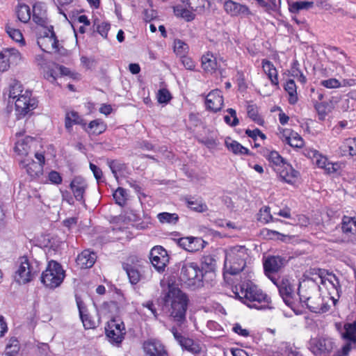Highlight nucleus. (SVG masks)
Here are the masks:
<instances>
[{"label":"nucleus","mask_w":356,"mask_h":356,"mask_svg":"<svg viewBox=\"0 0 356 356\" xmlns=\"http://www.w3.org/2000/svg\"><path fill=\"white\" fill-rule=\"evenodd\" d=\"M311 277H307L299 286V296L301 302H303L306 307L310 312H314L315 307L310 304V296L304 295L303 288L309 287L314 292L326 291L330 296H339L340 285L337 276L332 273L325 269H313Z\"/></svg>","instance_id":"obj_1"},{"label":"nucleus","mask_w":356,"mask_h":356,"mask_svg":"<svg viewBox=\"0 0 356 356\" xmlns=\"http://www.w3.org/2000/svg\"><path fill=\"white\" fill-rule=\"evenodd\" d=\"M232 294L229 296L238 299L250 309H275L270 298L252 281L243 282L239 286L229 289Z\"/></svg>","instance_id":"obj_2"},{"label":"nucleus","mask_w":356,"mask_h":356,"mask_svg":"<svg viewBox=\"0 0 356 356\" xmlns=\"http://www.w3.org/2000/svg\"><path fill=\"white\" fill-rule=\"evenodd\" d=\"M262 154L282 181L292 185L298 181L299 172L288 163L278 152L265 148L262 151Z\"/></svg>","instance_id":"obj_3"},{"label":"nucleus","mask_w":356,"mask_h":356,"mask_svg":"<svg viewBox=\"0 0 356 356\" xmlns=\"http://www.w3.org/2000/svg\"><path fill=\"white\" fill-rule=\"evenodd\" d=\"M248 257V250L243 245L228 248L225 251L224 270L230 275L239 273L244 269Z\"/></svg>","instance_id":"obj_4"},{"label":"nucleus","mask_w":356,"mask_h":356,"mask_svg":"<svg viewBox=\"0 0 356 356\" xmlns=\"http://www.w3.org/2000/svg\"><path fill=\"white\" fill-rule=\"evenodd\" d=\"M163 309L172 312H186L189 302L187 295L179 288L169 285L168 291L162 297Z\"/></svg>","instance_id":"obj_5"},{"label":"nucleus","mask_w":356,"mask_h":356,"mask_svg":"<svg viewBox=\"0 0 356 356\" xmlns=\"http://www.w3.org/2000/svg\"><path fill=\"white\" fill-rule=\"evenodd\" d=\"M37 162L31 157L19 159V166L25 171L31 181H38L43 175L45 165V152L42 150L33 153Z\"/></svg>","instance_id":"obj_6"},{"label":"nucleus","mask_w":356,"mask_h":356,"mask_svg":"<svg viewBox=\"0 0 356 356\" xmlns=\"http://www.w3.org/2000/svg\"><path fill=\"white\" fill-rule=\"evenodd\" d=\"M335 327L340 333L341 338L346 343L336 353V356H348L353 348H356V320L345 323H336Z\"/></svg>","instance_id":"obj_7"},{"label":"nucleus","mask_w":356,"mask_h":356,"mask_svg":"<svg viewBox=\"0 0 356 356\" xmlns=\"http://www.w3.org/2000/svg\"><path fill=\"white\" fill-rule=\"evenodd\" d=\"M38 271L33 262L26 257H22L15 263L13 277L18 284H24L31 282Z\"/></svg>","instance_id":"obj_8"},{"label":"nucleus","mask_w":356,"mask_h":356,"mask_svg":"<svg viewBox=\"0 0 356 356\" xmlns=\"http://www.w3.org/2000/svg\"><path fill=\"white\" fill-rule=\"evenodd\" d=\"M204 277L202 270L196 262L185 261L181 268L180 279L187 286L198 287L202 284Z\"/></svg>","instance_id":"obj_9"},{"label":"nucleus","mask_w":356,"mask_h":356,"mask_svg":"<svg viewBox=\"0 0 356 356\" xmlns=\"http://www.w3.org/2000/svg\"><path fill=\"white\" fill-rule=\"evenodd\" d=\"M65 270L61 265L50 261L41 276L42 282L47 287L54 289L60 285L65 278Z\"/></svg>","instance_id":"obj_10"},{"label":"nucleus","mask_w":356,"mask_h":356,"mask_svg":"<svg viewBox=\"0 0 356 356\" xmlns=\"http://www.w3.org/2000/svg\"><path fill=\"white\" fill-rule=\"evenodd\" d=\"M308 348L315 356H327L337 348V344L330 337L317 336L310 339Z\"/></svg>","instance_id":"obj_11"},{"label":"nucleus","mask_w":356,"mask_h":356,"mask_svg":"<svg viewBox=\"0 0 356 356\" xmlns=\"http://www.w3.org/2000/svg\"><path fill=\"white\" fill-rule=\"evenodd\" d=\"M37 35V43L43 51L51 52L58 50V41L52 26L48 28L38 29Z\"/></svg>","instance_id":"obj_12"},{"label":"nucleus","mask_w":356,"mask_h":356,"mask_svg":"<svg viewBox=\"0 0 356 356\" xmlns=\"http://www.w3.org/2000/svg\"><path fill=\"white\" fill-rule=\"evenodd\" d=\"M29 90H25L24 95L13 101L15 103V115L17 120L25 118L37 107V100L31 97Z\"/></svg>","instance_id":"obj_13"},{"label":"nucleus","mask_w":356,"mask_h":356,"mask_svg":"<svg viewBox=\"0 0 356 356\" xmlns=\"http://www.w3.org/2000/svg\"><path fill=\"white\" fill-rule=\"evenodd\" d=\"M16 137L17 139L15 144L14 151L19 156V160L31 157V154L37 143L36 140L31 136H22L20 133L16 134Z\"/></svg>","instance_id":"obj_14"},{"label":"nucleus","mask_w":356,"mask_h":356,"mask_svg":"<svg viewBox=\"0 0 356 356\" xmlns=\"http://www.w3.org/2000/svg\"><path fill=\"white\" fill-rule=\"evenodd\" d=\"M122 268L132 285L138 284L143 278V268L138 261L133 257H129L122 264Z\"/></svg>","instance_id":"obj_15"},{"label":"nucleus","mask_w":356,"mask_h":356,"mask_svg":"<svg viewBox=\"0 0 356 356\" xmlns=\"http://www.w3.org/2000/svg\"><path fill=\"white\" fill-rule=\"evenodd\" d=\"M22 60L20 52L14 48L5 49L0 52V72L8 71L11 65H17Z\"/></svg>","instance_id":"obj_16"},{"label":"nucleus","mask_w":356,"mask_h":356,"mask_svg":"<svg viewBox=\"0 0 356 356\" xmlns=\"http://www.w3.org/2000/svg\"><path fill=\"white\" fill-rule=\"evenodd\" d=\"M124 325L122 322L111 321L106 327V335L108 341L115 345L121 343L125 334Z\"/></svg>","instance_id":"obj_17"},{"label":"nucleus","mask_w":356,"mask_h":356,"mask_svg":"<svg viewBox=\"0 0 356 356\" xmlns=\"http://www.w3.org/2000/svg\"><path fill=\"white\" fill-rule=\"evenodd\" d=\"M149 259L158 271L163 270L169 260L166 250L161 246H156L151 250Z\"/></svg>","instance_id":"obj_18"},{"label":"nucleus","mask_w":356,"mask_h":356,"mask_svg":"<svg viewBox=\"0 0 356 356\" xmlns=\"http://www.w3.org/2000/svg\"><path fill=\"white\" fill-rule=\"evenodd\" d=\"M279 293L284 303L293 312H296L293 302L294 287L288 279H282L277 284Z\"/></svg>","instance_id":"obj_19"},{"label":"nucleus","mask_w":356,"mask_h":356,"mask_svg":"<svg viewBox=\"0 0 356 356\" xmlns=\"http://www.w3.org/2000/svg\"><path fill=\"white\" fill-rule=\"evenodd\" d=\"M143 348L145 356H168L165 346L159 341L148 340L145 341Z\"/></svg>","instance_id":"obj_20"},{"label":"nucleus","mask_w":356,"mask_h":356,"mask_svg":"<svg viewBox=\"0 0 356 356\" xmlns=\"http://www.w3.org/2000/svg\"><path fill=\"white\" fill-rule=\"evenodd\" d=\"M171 332L175 339L183 348L193 354H197L201 352V347L198 343H195L193 339L181 335L177 331L176 327H172Z\"/></svg>","instance_id":"obj_21"},{"label":"nucleus","mask_w":356,"mask_h":356,"mask_svg":"<svg viewBox=\"0 0 356 356\" xmlns=\"http://www.w3.org/2000/svg\"><path fill=\"white\" fill-rule=\"evenodd\" d=\"M207 108L212 112L220 111L222 106V94L220 90L211 91L206 97Z\"/></svg>","instance_id":"obj_22"},{"label":"nucleus","mask_w":356,"mask_h":356,"mask_svg":"<svg viewBox=\"0 0 356 356\" xmlns=\"http://www.w3.org/2000/svg\"><path fill=\"white\" fill-rule=\"evenodd\" d=\"M204 243V241L198 237H184L178 240V245L191 252L203 249Z\"/></svg>","instance_id":"obj_23"},{"label":"nucleus","mask_w":356,"mask_h":356,"mask_svg":"<svg viewBox=\"0 0 356 356\" xmlns=\"http://www.w3.org/2000/svg\"><path fill=\"white\" fill-rule=\"evenodd\" d=\"M70 188L77 201L84 202V194L87 188V184L81 177H74L70 184Z\"/></svg>","instance_id":"obj_24"},{"label":"nucleus","mask_w":356,"mask_h":356,"mask_svg":"<svg viewBox=\"0 0 356 356\" xmlns=\"http://www.w3.org/2000/svg\"><path fill=\"white\" fill-rule=\"evenodd\" d=\"M74 125H81L83 129L86 127V121L76 111H67L65 115V128L70 133Z\"/></svg>","instance_id":"obj_25"},{"label":"nucleus","mask_w":356,"mask_h":356,"mask_svg":"<svg viewBox=\"0 0 356 356\" xmlns=\"http://www.w3.org/2000/svg\"><path fill=\"white\" fill-rule=\"evenodd\" d=\"M284 259L280 256H271L268 257L264 262L265 274L270 277V273H274L284 266Z\"/></svg>","instance_id":"obj_26"},{"label":"nucleus","mask_w":356,"mask_h":356,"mask_svg":"<svg viewBox=\"0 0 356 356\" xmlns=\"http://www.w3.org/2000/svg\"><path fill=\"white\" fill-rule=\"evenodd\" d=\"M224 10L232 16L248 15L250 9L245 5H242L232 0L224 3Z\"/></svg>","instance_id":"obj_27"},{"label":"nucleus","mask_w":356,"mask_h":356,"mask_svg":"<svg viewBox=\"0 0 356 356\" xmlns=\"http://www.w3.org/2000/svg\"><path fill=\"white\" fill-rule=\"evenodd\" d=\"M67 69L55 63H49L43 67L44 77L50 82H54L58 74H66Z\"/></svg>","instance_id":"obj_28"},{"label":"nucleus","mask_w":356,"mask_h":356,"mask_svg":"<svg viewBox=\"0 0 356 356\" xmlns=\"http://www.w3.org/2000/svg\"><path fill=\"white\" fill-rule=\"evenodd\" d=\"M97 259L96 254L88 250H83L76 258V262L81 268H91Z\"/></svg>","instance_id":"obj_29"},{"label":"nucleus","mask_w":356,"mask_h":356,"mask_svg":"<svg viewBox=\"0 0 356 356\" xmlns=\"http://www.w3.org/2000/svg\"><path fill=\"white\" fill-rule=\"evenodd\" d=\"M173 11L175 15L177 17H181L186 22H191L195 19V14L193 10H192L188 5L182 2L173 7Z\"/></svg>","instance_id":"obj_30"},{"label":"nucleus","mask_w":356,"mask_h":356,"mask_svg":"<svg viewBox=\"0 0 356 356\" xmlns=\"http://www.w3.org/2000/svg\"><path fill=\"white\" fill-rule=\"evenodd\" d=\"M261 66L264 72L267 75L271 84L275 86H278V72L273 63L266 59H264L261 61Z\"/></svg>","instance_id":"obj_31"},{"label":"nucleus","mask_w":356,"mask_h":356,"mask_svg":"<svg viewBox=\"0 0 356 356\" xmlns=\"http://www.w3.org/2000/svg\"><path fill=\"white\" fill-rule=\"evenodd\" d=\"M107 128L106 124L100 119L92 120L83 129L90 135L98 136L104 133Z\"/></svg>","instance_id":"obj_32"},{"label":"nucleus","mask_w":356,"mask_h":356,"mask_svg":"<svg viewBox=\"0 0 356 356\" xmlns=\"http://www.w3.org/2000/svg\"><path fill=\"white\" fill-rule=\"evenodd\" d=\"M79 316L86 329H94L100 323L99 313H79Z\"/></svg>","instance_id":"obj_33"},{"label":"nucleus","mask_w":356,"mask_h":356,"mask_svg":"<svg viewBox=\"0 0 356 356\" xmlns=\"http://www.w3.org/2000/svg\"><path fill=\"white\" fill-rule=\"evenodd\" d=\"M339 151L341 156H356V138L345 139L339 146Z\"/></svg>","instance_id":"obj_34"},{"label":"nucleus","mask_w":356,"mask_h":356,"mask_svg":"<svg viewBox=\"0 0 356 356\" xmlns=\"http://www.w3.org/2000/svg\"><path fill=\"white\" fill-rule=\"evenodd\" d=\"M33 20L42 28L47 24L46 10L43 9V6L40 3H35L33 7Z\"/></svg>","instance_id":"obj_35"},{"label":"nucleus","mask_w":356,"mask_h":356,"mask_svg":"<svg viewBox=\"0 0 356 356\" xmlns=\"http://www.w3.org/2000/svg\"><path fill=\"white\" fill-rule=\"evenodd\" d=\"M305 155L310 158L313 162L320 168L327 170V165L330 163L327 157L320 154L316 149H307Z\"/></svg>","instance_id":"obj_36"},{"label":"nucleus","mask_w":356,"mask_h":356,"mask_svg":"<svg viewBox=\"0 0 356 356\" xmlns=\"http://www.w3.org/2000/svg\"><path fill=\"white\" fill-rule=\"evenodd\" d=\"M202 67L208 73L216 72L218 68L216 57L211 53H207L202 57Z\"/></svg>","instance_id":"obj_37"},{"label":"nucleus","mask_w":356,"mask_h":356,"mask_svg":"<svg viewBox=\"0 0 356 356\" xmlns=\"http://www.w3.org/2000/svg\"><path fill=\"white\" fill-rule=\"evenodd\" d=\"M289 10L291 13L297 14L300 10H308L314 7V3L309 1H298L295 2H291L287 0Z\"/></svg>","instance_id":"obj_38"},{"label":"nucleus","mask_w":356,"mask_h":356,"mask_svg":"<svg viewBox=\"0 0 356 356\" xmlns=\"http://www.w3.org/2000/svg\"><path fill=\"white\" fill-rule=\"evenodd\" d=\"M341 229L344 234L348 236L356 234V218L355 217L343 216Z\"/></svg>","instance_id":"obj_39"},{"label":"nucleus","mask_w":356,"mask_h":356,"mask_svg":"<svg viewBox=\"0 0 356 356\" xmlns=\"http://www.w3.org/2000/svg\"><path fill=\"white\" fill-rule=\"evenodd\" d=\"M22 85L17 81L14 80L9 86L8 102L13 103L17 98L24 95Z\"/></svg>","instance_id":"obj_40"},{"label":"nucleus","mask_w":356,"mask_h":356,"mask_svg":"<svg viewBox=\"0 0 356 356\" xmlns=\"http://www.w3.org/2000/svg\"><path fill=\"white\" fill-rule=\"evenodd\" d=\"M285 91L289 95V102L295 104L298 102L297 87L293 79L288 80L284 86Z\"/></svg>","instance_id":"obj_41"},{"label":"nucleus","mask_w":356,"mask_h":356,"mask_svg":"<svg viewBox=\"0 0 356 356\" xmlns=\"http://www.w3.org/2000/svg\"><path fill=\"white\" fill-rule=\"evenodd\" d=\"M216 266V261L211 255H207L202 257L201 261L200 270H202L204 276L207 273H213Z\"/></svg>","instance_id":"obj_42"},{"label":"nucleus","mask_w":356,"mask_h":356,"mask_svg":"<svg viewBox=\"0 0 356 356\" xmlns=\"http://www.w3.org/2000/svg\"><path fill=\"white\" fill-rule=\"evenodd\" d=\"M225 145L229 150L232 152L234 154L248 155L250 154V151L248 148L243 147L236 140H225Z\"/></svg>","instance_id":"obj_43"},{"label":"nucleus","mask_w":356,"mask_h":356,"mask_svg":"<svg viewBox=\"0 0 356 356\" xmlns=\"http://www.w3.org/2000/svg\"><path fill=\"white\" fill-rule=\"evenodd\" d=\"M248 117L258 125L263 126L264 120L259 113L258 108L255 105H249L247 108Z\"/></svg>","instance_id":"obj_44"},{"label":"nucleus","mask_w":356,"mask_h":356,"mask_svg":"<svg viewBox=\"0 0 356 356\" xmlns=\"http://www.w3.org/2000/svg\"><path fill=\"white\" fill-rule=\"evenodd\" d=\"M17 15L19 21L23 23L28 22L31 19V10L26 4H19L17 8Z\"/></svg>","instance_id":"obj_45"},{"label":"nucleus","mask_w":356,"mask_h":356,"mask_svg":"<svg viewBox=\"0 0 356 356\" xmlns=\"http://www.w3.org/2000/svg\"><path fill=\"white\" fill-rule=\"evenodd\" d=\"M6 31L13 40L19 43L21 46L25 45L23 35L19 29H15L8 24L6 26Z\"/></svg>","instance_id":"obj_46"},{"label":"nucleus","mask_w":356,"mask_h":356,"mask_svg":"<svg viewBox=\"0 0 356 356\" xmlns=\"http://www.w3.org/2000/svg\"><path fill=\"white\" fill-rule=\"evenodd\" d=\"M157 218L162 224L168 223L175 225L178 222L179 216L175 213L162 212L157 215Z\"/></svg>","instance_id":"obj_47"},{"label":"nucleus","mask_w":356,"mask_h":356,"mask_svg":"<svg viewBox=\"0 0 356 356\" xmlns=\"http://www.w3.org/2000/svg\"><path fill=\"white\" fill-rule=\"evenodd\" d=\"M258 220L263 223L280 221L279 219L274 218L270 214V209L268 207H264L260 209L258 215Z\"/></svg>","instance_id":"obj_48"},{"label":"nucleus","mask_w":356,"mask_h":356,"mask_svg":"<svg viewBox=\"0 0 356 356\" xmlns=\"http://www.w3.org/2000/svg\"><path fill=\"white\" fill-rule=\"evenodd\" d=\"M187 206L193 211L204 212L207 210V206L201 200L190 199L187 200Z\"/></svg>","instance_id":"obj_49"},{"label":"nucleus","mask_w":356,"mask_h":356,"mask_svg":"<svg viewBox=\"0 0 356 356\" xmlns=\"http://www.w3.org/2000/svg\"><path fill=\"white\" fill-rule=\"evenodd\" d=\"M188 51V46L180 40H175L174 42V51L179 57L186 55Z\"/></svg>","instance_id":"obj_50"},{"label":"nucleus","mask_w":356,"mask_h":356,"mask_svg":"<svg viewBox=\"0 0 356 356\" xmlns=\"http://www.w3.org/2000/svg\"><path fill=\"white\" fill-rule=\"evenodd\" d=\"M227 112L228 115L224 116V121L231 127L238 125L239 120L236 116V111L233 108H228Z\"/></svg>","instance_id":"obj_51"},{"label":"nucleus","mask_w":356,"mask_h":356,"mask_svg":"<svg viewBox=\"0 0 356 356\" xmlns=\"http://www.w3.org/2000/svg\"><path fill=\"white\" fill-rule=\"evenodd\" d=\"M113 198L118 204L123 206L127 200V193L124 188L119 187L113 193Z\"/></svg>","instance_id":"obj_52"},{"label":"nucleus","mask_w":356,"mask_h":356,"mask_svg":"<svg viewBox=\"0 0 356 356\" xmlns=\"http://www.w3.org/2000/svg\"><path fill=\"white\" fill-rule=\"evenodd\" d=\"M315 108L318 113V118L320 120H324L330 112L329 106L324 102L318 103L315 106Z\"/></svg>","instance_id":"obj_53"},{"label":"nucleus","mask_w":356,"mask_h":356,"mask_svg":"<svg viewBox=\"0 0 356 356\" xmlns=\"http://www.w3.org/2000/svg\"><path fill=\"white\" fill-rule=\"evenodd\" d=\"M157 101L159 104H168L172 99L170 92L165 88L160 89L156 95Z\"/></svg>","instance_id":"obj_54"},{"label":"nucleus","mask_w":356,"mask_h":356,"mask_svg":"<svg viewBox=\"0 0 356 356\" xmlns=\"http://www.w3.org/2000/svg\"><path fill=\"white\" fill-rule=\"evenodd\" d=\"M19 350V342L15 337H12L6 345V351L7 354H17Z\"/></svg>","instance_id":"obj_55"},{"label":"nucleus","mask_w":356,"mask_h":356,"mask_svg":"<svg viewBox=\"0 0 356 356\" xmlns=\"http://www.w3.org/2000/svg\"><path fill=\"white\" fill-rule=\"evenodd\" d=\"M207 3V0H187L188 6L196 12L202 11Z\"/></svg>","instance_id":"obj_56"},{"label":"nucleus","mask_w":356,"mask_h":356,"mask_svg":"<svg viewBox=\"0 0 356 356\" xmlns=\"http://www.w3.org/2000/svg\"><path fill=\"white\" fill-rule=\"evenodd\" d=\"M286 143L293 147L300 148L303 146L304 141L298 133L294 132Z\"/></svg>","instance_id":"obj_57"},{"label":"nucleus","mask_w":356,"mask_h":356,"mask_svg":"<svg viewBox=\"0 0 356 356\" xmlns=\"http://www.w3.org/2000/svg\"><path fill=\"white\" fill-rule=\"evenodd\" d=\"M321 85L326 88L336 89L341 88V81L335 78L323 80Z\"/></svg>","instance_id":"obj_58"},{"label":"nucleus","mask_w":356,"mask_h":356,"mask_svg":"<svg viewBox=\"0 0 356 356\" xmlns=\"http://www.w3.org/2000/svg\"><path fill=\"white\" fill-rule=\"evenodd\" d=\"M48 180L53 184L58 185L62 183L63 179L60 173L56 170H51L47 175Z\"/></svg>","instance_id":"obj_59"},{"label":"nucleus","mask_w":356,"mask_h":356,"mask_svg":"<svg viewBox=\"0 0 356 356\" xmlns=\"http://www.w3.org/2000/svg\"><path fill=\"white\" fill-rule=\"evenodd\" d=\"M172 313L170 315V319L176 323L178 327H181L186 322L185 313Z\"/></svg>","instance_id":"obj_60"},{"label":"nucleus","mask_w":356,"mask_h":356,"mask_svg":"<svg viewBox=\"0 0 356 356\" xmlns=\"http://www.w3.org/2000/svg\"><path fill=\"white\" fill-rule=\"evenodd\" d=\"M110 26L109 23L102 22L97 25V31L103 38H106Z\"/></svg>","instance_id":"obj_61"},{"label":"nucleus","mask_w":356,"mask_h":356,"mask_svg":"<svg viewBox=\"0 0 356 356\" xmlns=\"http://www.w3.org/2000/svg\"><path fill=\"white\" fill-rule=\"evenodd\" d=\"M293 134H294V131L290 129H279V138L286 143L289 140Z\"/></svg>","instance_id":"obj_62"},{"label":"nucleus","mask_w":356,"mask_h":356,"mask_svg":"<svg viewBox=\"0 0 356 356\" xmlns=\"http://www.w3.org/2000/svg\"><path fill=\"white\" fill-rule=\"evenodd\" d=\"M232 331L238 335L243 337H248L250 335L249 330L243 328L241 325L238 323L234 324L232 327Z\"/></svg>","instance_id":"obj_63"},{"label":"nucleus","mask_w":356,"mask_h":356,"mask_svg":"<svg viewBox=\"0 0 356 356\" xmlns=\"http://www.w3.org/2000/svg\"><path fill=\"white\" fill-rule=\"evenodd\" d=\"M181 59V63L185 67L186 70H194L195 67V62L189 57L186 56V55L180 57Z\"/></svg>","instance_id":"obj_64"}]
</instances>
